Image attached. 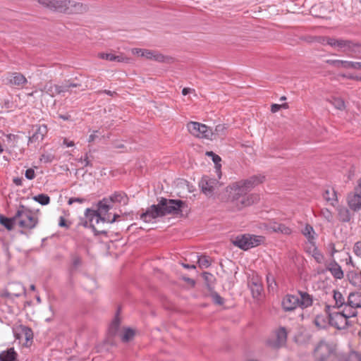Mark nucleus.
<instances>
[{"label":"nucleus","mask_w":361,"mask_h":361,"mask_svg":"<svg viewBox=\"0 0 361 361\" xmlns=\"http://www.w3.org/2000/svg\"><path fill=\"white\" fill-rule=\"evenodd\" d=\"M232 243L235 246L243 250H247L250 248L249 234L238 235L232 240Z\"/></svg>","instance_id":"21"},{"label":"nucleus","mask_w":361,"mask_h":361,"mask_svg":"<svg viewBox=\"0 0 361 361\" xmlns=\"http://www.w3.org/2000/svg\"><path fill=\"white\" fill-rule=\"evenodd\" d=\"M302 233L308 239L310 242L314 239V234L315 233L313 227L311 225L307 224L305 227L302 229Z\"/></svg>","instance_id":"39"},{"label":"nucleus","mask_w":361,"mask_h":361,"mask_svg":"<svg viewBox=\"0 0 361 361\" xmlns=\"http://www.w3.org/2000/svg\"><path fill=\"white\" fill-rule=\"evenodd\" d=\"M312 257L317 263H322L324 259V255L317 248L314 249Z\"/></svg>","instance_id":"53"},{"label":"nucleus","mask_w":361,"mask_h":361,"mask_svg":"<svg viewBox=\"0 0 361 361\" xmlns=\"http://www.w3.org/2000/svg\"><path fill=\"white\" fill-rule=\"evenodd\" d=\"M288 105L287 103H284L282 104H274L271 106V111L272 113H276L278 111H279L281 109H288Z\"/></svg>","instance_id":"55"},{"label":"nucleus","mask_w":361,"mask_h":361,"mask_svg":"<svg viewBox=\"0 0 361 361\" xmlns=\"http://www.w3.org/2000/svg\"><path fill=\"white\" fill-rule=\"evenodd\" d=\"M153 60L158 61V62H166V63H171L173 59L171 57L165 56L163 54L154 51L153 54Z\"/></svg>","instance_id":"45"},{"label":"nucleus","mask_w":361,"mask_h":361,"mask_svg":"<svg viewBox=\"0 0 361 361\" xmlns=\"http://www.w3.org/2000/svg\"><path fill=\"white\" fill-rule=\"evenodd\" d=\"M346 307H350L355 310L361 307V293H350L346 301Z\"/></svg>","instance_id":"22"},{"label":"nucleus","mask_w":361,"mask_h":361,"mask_svg":"<svg viewBox=\"0 0 361 361\" xmlns=\"http://www.w3.org/2000/svg\"><path fill=\"white\" fill-rule=\"evenodd\" d=\"M341 313L345 314L347 319H350V318L355 317L357 316V311L350 307H344L343 310L341 311Z\"/></svg>","instance_id":"44"},{"label":"nucleus","mask_w":361,"mask_h":361,"mask_svg":"<svg viewBox=\"0 0 361 361\" xmlns=\"http://www.w3.org/2000/svg\"><path fill=\"white\" fill-rule=\"evenodd\" d=\"M348 279L353 286L361 288V271H350L347 275Z\"/></svg>","instance_id":"34"},{"label":"nucleus","mask_w":361,"mask_h":361,"mask_svg":"<svg viewBox=\"0 0 361 361\" xmlns=\"http://www.w3.org/2000/svg\"><path fill=\"white\" fill-rule=\"evenodd\" d=\"M345 52L352 57L361 59V43L348 39Z\"/></svg>","instance_id":"13"},{"label":"nucleus","mask_w":361,"mask_h":361,"mask_svg":"<svg viewBox=\"0 0 361 361\" xmlns=\"http://www.w3.org/2000/svg\"><path fill=\"white\" fill-rule=\"evenodd\" d=\"M274 231L288 235L291 233V229L282 224H274L272 226Z\"/></svg>","instance_id":"41"},{"label":"nucleus","mask_w":361,"mask_h":361,"mask_svg":"<svg viewBox=\"0 0 361 361\" xmlns=\"http://www.w3.org/2000/svg\"><path fill=\"white\" fill-rule=\"evenodd\" d=\"M347 202L350 209L357 212L361 209V195L350 192L347 197Z\"/></svg>","instance_id":"15"},{"label":"nucleus","mask_w":361,"mask_h":361,"mask_svg":"<svg viewBox=\"0 0 361 361\" xmlns=\"http://www.w3.org/2000/svg\"><path fill=\"white\" fill-rule=\"evenodd\" d=\"M71 267L69 268L70 274L73 275L78 269L82 266V260L80 255L78 253L71 254Z\"/></svg>","instance_id":"23"},{"label":"nucleus","mask_w":361,"mask_h":361,"mask_svg":"<svg viewBox=\"0 0 361 361\" xmlns=\"http://www.w3.org/2000/svg\"><path fill=\"white\" fill-rule=\"evenodd\" d=\"M326 42L327 44L332 47H338L340 48L343 52H345L346 45L348 43V39H334L331 37H326Z\"/></svg>","instance_id":"27"},{"label":"nucleus","mask_w":361,"mask_h":361,"mask_svg":"<svg viewBox=\"0 0 361 361\" xmlns=\"http://www.w3.org/2000/svg\"><path fill=\"white\" fill-rule=\"evenodd\" d=\"M109 200H111V203L118 202L123 203L124 205L127 204L128 202V197L126 194L123 192H115L111 196L107 197Z\"/></svg>","instance_id":"30"},{"label":"nucleus","mask_w":361,"mask_h":361,"mask_svg":"<svg viewBox=\"0 0 361 361\" xmlns=\"http://www.w3.org/2000/svg\"><path fill=\"white\" fill-rule=\"evenodd\" d=\"M38 3L50 11L67 14L69 0H38Z\"/></svg>","instance_id":"5"},{"label":"nucleus","mask_w":361,"mask_h":361,"mask_svg":"<svg viewBox=\"0 0 361 361\" xmlns=\"http://www.w3.org/2000/svg\"><path fill=\"white\" fill-rule=\"evenodd\" d=\"M23 333L25 334V339L27 341H30V340L32 339V338H33V333H32V331L31 330L30 328L24 327L23 329Z\"/></svg>","instance_id":"61"},{"label":"nucleus","mask_w":361,"mask_h":361,"mask_svg":"<svg viewBox=\"0 0 361 361\" xmlns=\"http://www.w3.org/2000/svg\"><path fill=\"white\" fill-rule=\"evenodd\" d=\"M18 135L9 134L6 135V140L8 143L11 144V146L15 147L16 146V142L18 139Z\"/></svg>","instance_id":"59"},{"label":"nucleus","mask_w":361,"mask_h":361,"mask_svg":"<svg viewBox=\"0 0 361 361\" xmlns=\"http://www.w3.org/2000/svg\"><path fill=\"white\" fill-rule=\"evenodd\" d=\"M32 199L42 205H47L50 202V197L46 194H39L35 195L32 197Z\"/></svg>","instance_id":"42"},{"label":"nucleus","mask_w":361,"mask_h":361,"mask_svg":"<svg viewBox=\"0 0 361 361\" xmlns=\"http://www.w3.org/2000/svg\"><path fill=\"white\" fill-rule=\"evenodd\" d=\"M100 57L103 59H106L110 61H114L116 59V55L113 54L102 53L100 54Z\"/></svg>","instance_id":"62"},{"label":"nucleus","mask_w":361,"mask_h":361,"mask_svg":"<svg viewBox=\"0 0 361 361\" xmlns=\"http://www.w3.org/2000/svg\"><path fill=\"white\" fill-rule=\"evenodd\" d=\"M331 306L326 305L325 312L328 315L329 323L331 326L339 330L346 329L349 326H353V322L350 319H347L345 314H341V312H331Z\"/></svg>","instance_id":"3"},{"label":"nucleus","mask_w":361,"mask_h":361,"mask_svg":"<svg viewBox=\"0 0 361 361\" xmlns=\"http://www.w3.org/2000/svg\"><path fill=\"white\" fill-rule=\"evenodd\" d=\"M82 87L81 84L71 82L70 80L67 81L65 84L59 85V94L63 92H70L72 93L73 91L71 90V88L73 87Z\"/></svg>","instance_id":"35"},{"label":"nucleus","mask_w":361,"mask_h":361,"mask_svg":"<svg viewBox=\"0 0 361 361\" xmlns=\"http://www.w3.org/2000/svg\"><path fill=\"white\" fill-rule=\"evenodd\" d=\"M197 263L201 269H205L211 265V262L209 260V257L207 256H198L197 255Z\"/></svg>","instance_id":"46"},{"label":"nucleus","mask_w":361,"mask_h":361,"mask_svg":"<svg viewBox=\"0 0 361 361\" xmlns=\"http://www.w3.org/2000/svg\"><path fill=\"white\" fill-rule=\"evenodd\" d=\"M320 216L329 223H334V217L333 213L327 208L320 210Z\"/></svg>","instance_id":"40"},{"label":"nucleus","mask_w":361,"mask_h":361,"mask_svg":"<svg viewBox=\"0 0 361 361\" xmlns=\"http://www.w3.org/2000/svg\"><path fill=\"white\" fill-rule=\"evenodd\" d=\"M25 176L28 180H32L35 177V171L32 169H28L25 171Z\"/></svg>","instance_id":"63"},{"label":"nucleus","mask_w":361,"mask_h":361,"mask_svg":"<svg viewBox=\"0 0 361 361\" xmlns=\"http://www.w3.org/2000/svg\"><path fill=\"white\" fill-rule=\"evenodd\" d=\"M16 221L17 219L15 218V216L12 218H7L3 215H0V224L5 226L8 231H11L13 228Z\"/></svg>","instance_id":"37"},{"label":"nucleus","mask_w":361,"mask_h":361,"mask_svg":"<svg viewBox=\"0 0 361 361\" xmlns=\"http://www.w3.org/2000/svg\"><path fill=\"white\" fill-rule=\"evenodd\" d=\"M240 183L241 182L238 181L233 183L229 186L231 197L250 194L247 189L243 185H240Z\"/></svg>","instance_id":"20"},{"label":"nucleus","mask_w":361,"mask_h":361,"mask_svg":"<svg viewBox=\"0 0 361 361\" xmlns=\"http://www.w3.org/2000/svg\"><path fill=\"white\" fill-rule=\"evenodd\" d=\"M212 297L213 301L215 304H217L219 305L224 304V299L222 297H221L220 295L218 294L217 293H212Z\"/></svg>","instance_id":"57"},{"label":"nucleus","mask_w":361,"mask_h":361,"mask_svg":"<svg viewBox=\"0 0 361 361\" xmlns=\"http://www.w3.org/2000/svg\"><path fill=\"white\" fill-rule=\"evenodd\" d=\"M336 210L338 213V218L340 221L347 223L350 221L352 215L348 208L343 206H338L336 208Z\"/></svg>","instance_id":"28"},{"label":"nucleus","mask_w":361,"mask_h":361,"mask_svg":"<svg viewBox=\"0 0 361 361\" xmlns=\"http://www.w3.org/2000/svg\"><path fill=\"white\" fill-rule=\"evenodd\" d=\"M34 133L28 138V143H37L39 144L43 140L44 136L47 135L48 130L44 124L35 125L32 126Z\"/></svg>","instance_id":"11"},{"label":"nucleus","mask_w":361,"mask_h":361,"mask_svg":"<svg viewBox=\"0 0 361 361\" xmlns=\"http://www.w3.org/2000/svg\"><path fill=\"white\" fill-rule=\"evenodd\" d=\"M299 307L304 309L312 305V297L306 292L299 291Z\"/></svg>","instance_id":"29"},{"label":"nucleus","mask_w":361,"mask_h":361,"mask_svg":"<svg viewBox=\"0 0 361 361\" xmlns=\"http://www.w3.org/2000/svg\"><path fill=\"white\" fill-rule=\"evenodd\" d=\"M248 286L254 298H258L261 295L263 288L257 277H252L248 282Z\"/></svg>","instance_id":"18"},{"label":"nucleus","mask_w":361,"mask_h":361,"mask_svg":"<svg viewBox=\"0 0 361 361\" xmlns=\"http://www.w3.org/2000/svg\"><path fill=\"white\" fill-rule=\"evenodd\" d=\"M329 102L338 110L343 111L345 109V102L340 97H333L331 100H329Z\"/></svg>","instance_id":"38"},{"label":"nucleus","mask_w":361,"mask_h":361,"mask_svg":"<svg viewBox=\"0 0 361 361\" xmlns=\"http://www.w3.org/2000/svg\"><path fill=\"white\" fill-rule=\"evenodd\" d=\"M13 295L15 297H19L20 295V294H19V293L12 294L11 293H9L7 290L2 291L1 293V296L2 298H11Z\"/></svg>","instance_id":"64"},{"label":"nucleus","mask_w":361,"mask_h":361,"mask_svg":"<svg viewBox=\"0 0 361 361\" xmlns=\"http://www.w3.org/2000/svg\"><path fill=\"white\" fill-rule=\"evenodd\" d=\"M5 84L10 86L23 87L27 82V78L20 73H8L6 76Z\"/></svg>","instance_id":"10"},{"label":"nucleus","mask_w":361,"mask_h":361,"mask_svg":"<svg viewBox=\"0 0 361 361\" xmlns=\"http://www.w3.org/2000/svg\"><path fill=\"white\" fill-rule=\"evenodd\" d=\"M267 281L269 291L274 293L277 287V284L275 281L274 276L271 274H268L267 276Z\"/></svg>","instance_id":"47"},{"label":"nucleus","mask_w":361,"mask_h":361,"mask_svg":"<svg viewBox=\"0 0 361 361\" xmlns=\"http://www.w3.org/2000/svg\"><path fill=\"white\" fill-rule=\"evenodd\" d=\"M345 361H361V354L356 351H351L348 355Z\"/></svg>","instance_id":"49"},{"label":"nucleus","mask_w":361,"mask_h":361,"mask_svg":"<svg viewBox=\"0 0 361 361\" xmlns=\"http://www.w3.org/2000/svg\"><path fill=\"white\" fill-rule=\"evenodd\" d=\"M112 207L113 205L111 203V200H109L107 197H104L97 203V209H95L94 212L102 216H108V212Z\"/></svg>","instance_id":"16"},{"label":"nucleus","mask_w":361,"mask_h":361,"mask_svg":"<svg viewBox=\"0 0 361 361\" xmlns=\"http://www.w3.org/2000/svg\"><path fill=\"white\" fill-rule=\"evenodd\" d=\"M334 299L335 300V305L331 308H341L342 307H346V301L342 295V293L336 290H334Z\"/></svg>","instance_id":"33"},{"label":"nucleus","mask_w":361,"mask_h":361,"mask_svg":"<svg viewBox=\"0 0 361 361\" xmlns=\"http://www.w3.org/2000/svg\"><path fill=\"white\" fill-rule=\"evenodd\" d=\"M326 269L331 272L335 279H341L343 278V271L341 266L335 260L329 263Z\"/></svg>","instance_id":"24"},{"label":"nucleus","mask_w":361,"mask_h":361,"mask_svg":"<svg viewBox=\"0 0 361 361\" xmlns=\"http://www.w3.org/2000/svg\"><path fill=\"white\" fill-rule=\"evenodd\" d=\"M276 341L271 343L272 347L279 348L286 343L287 341V331L284 327H280L276 333Z\"/></svg>","instance_id":"17"},{"label":"nucleus","mask_w":361,"mask_h":361,"mask_svg":"<svg viewBox=\"0 0 361 361\" xmlns=\"http://www.w3.org/2000/svg\"><path fill=\"white\" fill-rule=\"evenodd\" d=\"M187 208V203L183 200L161 197L158 204L148 207L145 212L140 214V219L145 223H149L158 217L168 214L182 216H183V212H186Z\"/></svg>","instance_id":"1"},{"label":"nucleus","mask_w":361,"mask_h":361,"mask_svg":"<svg viewBox=\"0 0 361 361\" xmlns=\"http://www.w3.org/2000/svg\"><path fill=\"white\" fill-rule=\"evenodd\" d=\"M88 7L86 4L75 1L69 0L68 8L67 14H79L87 12Z\"/></svg>","instance_id":"14"},{"label":"nucleus","mask_w":361,"mask_h":361,"mask_svg":"<svg viewBox=\"0 0 361 361\" xmlns=\"http://www.w3.org/2000/svg\"><path fill=\"white\" fill-rule=\"evenodd\" d=\"M261 236L249 235V243H250V248L259 245L261 243Z\"/></svg>","instance_id":"51"},{"label":"nucleus","mask_w":361,"mask_h":361,"mask_svg":"<svg viewBox=\"0 0 361 361\" xmlns=\"http://www.w3.org/2000/svg\"><path fill=\"white\" fill-rule=\"evenodd\" d=\"M264 176H253L246 180H240V185L246 188L247 190L250 192L255 186H257L259 183H262L264 181Z\"/></svg>","instance_id":"19"},{"label":"nucleus","mask_w":361,"mask_h":361,"mask_svg":"<svg viewBox=\"0 0 361 361\" xmlns=\"http://www.w3.org/2000/svg\"><path fill=\"white\" fill-rule=\"evenodd\" d=\"M120 323L121 321L117 314L116 315L115 318L114 319V320L112 321L109 327L108 339H110L111 338L115 336L118 334L119 331Z\"/></svg>","instance_id":"32"},{"label":"nucleus","mask_w":361,"mask_h":361,"mask_svg":"<svg viewBox=\"0 0 361 361\" xmlns=\"http://www.w3.org/2000/svg\"><path fill=\"white\" fill-rule=\"evenodd\" d=\"M331 353V346L326 343L321 341L314 349V357L316 361H327Z\"/></svg>","instance_id":"8"},{"label":"nucleus","mask_w":361,"mask_h":361,"mask_svg":"<svg viewBox=\"0 0 361 361\" xmlns=\"http://www.w3.org/2000/svg\"><path fill=\"white\" fill-rule=\"evenodd\" d=\"M86 289L92 291L96 288V281L93 278L87 277L84 284Z\"/></svg>","instance_id":"50"},{"label":"nucleus","mask_w":361,"mask_h":361,"mask_svg":"<svg viewBox=\"0 0 361 361\" xmlns=\"http://www.w3.org/2000/svg\"><path fill=\"white\" fill-rule=\"evenodd\" d=\"M217 185L218 181L215 178H211L207 176H203L199 182L202 192L208 197L213 195Z\"/></svg>","instance_id":"9"},{"label":"nucleus","mask_w":361,"mask_h":361,"mask_svg":"<svg viewBox=\"0 0 361 361\" xmlns=\"http://www.w3.org/2000/svg\"><path fill=\"white\" fill-rule=\"evenodd\" d=\"M207 156H208L209 157H211L212 161H214V164H215V167L217 170H219L221 167V165L220 164L221 161V157L216 154L214 152H213L212 151H208L206 152L205 154Z\"/></svg>","instance_id":"43"},{"label":"nucleus","mask_w":361,"mask_h":361,"mask_svg":"<svg viewBox=\"0 0 361 361\" xmlns=\"http://www.w3.org/2000/svg\"><path fill=\"white\" fill-rule=\"evenodd\" d=\"M299 298L296 295H286L282 300L281 305L285 312H291L299 307Z\"/></svg>","instance_id":"12"},{"label":"nucleus","mask_w":361,"mask_h":361,"mask_svg":"<svg viewBox=\"0 0 361 361\" xmlns=\"http://www.w3.org/2000/svg\"><path fill=\"white\" fill-rule=\"evenodd\" d=\"M353 252L359 257H361V240L357 241L353 246Z\"/></svg>","instance_id":"60"},{"label":"nucleus","mask_w":361,"mask_h":361,"mask_svg":"<svg viewBox=\"0 0 361 361\" xmlns=\"http://www.w3.org/2000/svg\"><path fill=\"white\" fill-rule=\"evenodd\" d=\"M15 218L17 219L19 226L25 229H32L38 223L37 218L34 217L32 212L23 205L20 206Z\"/></svg>","instance_id":"2"},{"label":"nucleus","mask_w":361,"mask_h":361,"mask_svg":"<svg viewBox=\"0 0 361 361\" xmlns=\"http://www.w3.org/2000/svg\"><path fill=\"white\" fill-rule=\"evenodd\" d=\"M323 197L333 207H336L338 203L337 194L334 188H329L325 190L323 193Z\"/></svg>","instance_id":"26"},{"label":"nucleus","mask_w":361,"mask_h":361,"mask_svg":"<svg viewBox=\"0 0 361 361\" xmlns=\"http://www.w3.org/2000/svg\"><path fill=\"white\" fill-rule=\"evenodd\" d=\"M134 335L135 333L132 329H127L122 335L121 340L123 342H128L130 339L133 338Z\"/></svg>","instance_id":"48"},{"label":"nucleus","mask_w":361,"mask_h":361,"mask_svg":"<svg viewBox=\"0 0 361 361\" xmlns=\"http://www.w3.org/2000/svg\"><path fill=\"white\" fill-rule=\"evenodd\" d=\"M42 91L53 97L55 95L59 94V85H54L51 82H47L44 85Z\"/></svg>","instance_id":"36"},{"label":"nucleus","mask_w":361,"mask_h":361,"mask_svg":"<svg viewBox=\"0 0 361 361\" xmlns=\"http://www.w3.org/2000/svg\"><path fill=\"white\" fill-rule=\"evenodd\" d=\"M314 323L319 328H324L326 326L325 321L322 316H317L314 319Z\"/></svg>","instance_id":"56"},{"label":"nucleus","mask_w":361,"mask_h":361,"mask_svg":"<svg viewBox=\"0 0 361 361\" xmlns=\"http://www.w3.org/2000/svg\"><path fill=\"white\" fill-rule=\"evenodd\" d=\"M187 128L192 135L197 137L212 139L214 135L212 129L198 122L190 121L188 123Z\"/></svg>","instance_id":"4"},{"label":"nucleus","mask_w":361,"mask_h":361,"mask_svg":"<svg viewBox=\"0 0 361 361\" xmlns=\"http://www.w3.org/2000/svg\"><path fill=\"white\" fill-rule=\"evenodd\" d=\"M326 62L336 68H353V64L354 61H343V60H332V59H328L326 61Z\"/></svg>","instance_id":"31"},{"label":"nucleus","mask_w":361,"mask_h":361,"mask_svg":"<svg viewBox=\"0 0 361 361\" xmlns=\"http://www.w3.org/2000/svg\"><path fill=\"white\" fill-rule=\"evenodd\" d=\"M92 230L96 235H106L107 231L105 228L104 224H100L92 228Z\"/></svg>","instance_id":"52"},{"label":"nucleus","mask_w":361,"mask_h":361,"mask_svg":"<svg viewBox=\"0 0 361 361\" xmlns=\"http://www.w3.org/2000/svg\"><path fill=\"white\" fill-rule=\"evenodd\" d=\"M86 220L82 223L85 227L90 226L92 228L98 224H106V216H102L94 209H86L85 212Z\"/></svg>","instance_id":"6"},{"label":"nucleus","mask_w":361,"mask_h":361,"mask_svg":"<svg viewBox=\"0 0 361 361\" xmlns=\"http://www.w3.org/2000/svg\"><path fill=\"white\" fill-rule=\"evenodd\" d=\"M54 158L55 157L52 154L45 153L41 156L40 161L47 164L51 163L54 159Z\"/></svg>","instance_id":"54"},{"label":"nucleus","mask_w":361,"mask_h":361,"mask_svg":"<svg viewBox=\"0 0 361 361\" xmlns=\"http://www.w3.org/2000/svg\"><path fill=\"white\" fill-rule=\"evenodd\" d=\"M18 353L13 348H8L0 353V361H18Z\"/></svg>","instance_id":"25"},{"label":"nucleus","mask_w":361,"mask_h":361,"mask_svg":"<svg viewBox=\"0 0 361 361\" xmlns=\"http://www.w3.org/2000/svg\"><path fill=\"white\" fill-rule=\"evenodd\" d=\"M225 129L226 127L224 124H219L215 127L214 130H213L214 135H223Z\"/></svg>","instance_id":"58"},{"label":"nucleus","mask_w":361,"mask_h":361,"mask_svg":"<svg viewBox=\"0 0 361 361\" xmlns=\"http://www.w3.org/2000/svg\"><path fill=\"white\" fill-rule=\"evenodd\" d=\"M231 198L238 209L250 206L259 200V195L254 193L242 196L239 195Z\"/></svg>","instance_id":"7"}]
</instances>
